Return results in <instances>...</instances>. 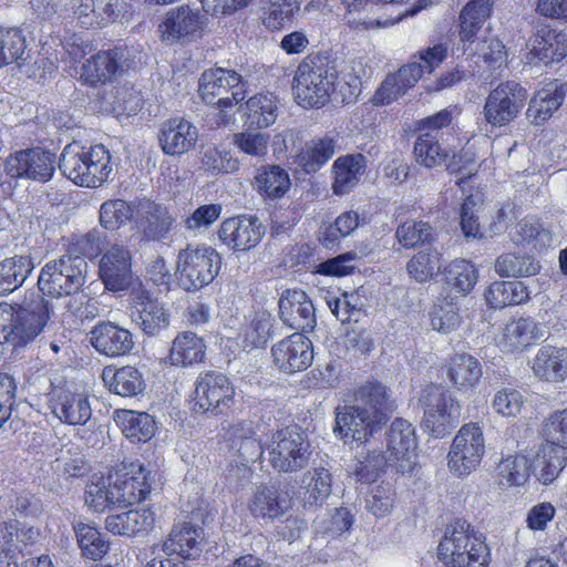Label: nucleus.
Returning a JSON list of instances; mask_svg holds the SVG:
<instances>
[{"label": "nucleus", "instance_id": "19", "mask_svg": "<svg viewBox=\"0 0 567 567\" xmlns=\"http://www.w3.org/2000/svg\"><path fill=\"white\" fill-rule=\"evenodd\" d=\"M100 278L106 290L120 292L133 285L132 257L128 249L113 245L101 258Z\"/></svg>", "mask_w": 567, "mask_h": 567}, {"label": "nucleus", "instance_id": "52", "mask_svg": "<svg viewBox=\"0 0 567 567\" xmlns=\"http://www.w3.org/2000/svg\"><path fill=\"white\" fill-rule=\"evenodd\" d=\"M74 530L79 547L84 557L99 560L109 551V543L95 527L79 523L74 526Z\"/></svg>", "mask_w": 567, "mask_h": 567}, {"label": "nucleus", "instance_id": "39", "mask_svg": "<svg viewBox=\"0 0 567 567\" xmlns=\"http://www.w3.org/2000/svg\"><path fill=\"white\" fill-rule=\"evenodd\" d=\"M205 343L192 331L178 333L173 340L169 360L174 365L187 367L202 362L205 357Z\"/></svg>", "mask_w": 567, "mask_h": 567}, {"label": "nucleus", "instance_id": "6", "mask_svg": "<svg viewBox=\"0 0 567 567\" xmlns=\"http://www.w3.org/2000/svg\"><path fill=\"white\" fill-rule=\"evenodd\" d=\"M87 267L86 260L79 255H62L42 267L38 288L50 297H71L84 286Z\"/></svg>", "mask_w": 567, "mask_h": 567}, {"label": "nucleus", "instance_id": "5", "mask_svg": "<svg viewBox=\"0 0 567 567\" xmlns=\"http://www.w3.org/2000/svg\"><path fill=\"white\" fill-rule=\"evenodd\" d=\"M270 466L278 473L292 474L305 470L311 460V444L297 425L277 430L267 444Z\"/></svg>", "mask_w": 567, "mask_h": 567}, {"label": "nucleus", "instance_id": "53", "mask_svg": "<svg viewBox=\"0 0 567 567\" xmlns=\"http://www.w3.org/2000/svg\"><path fill=\"white\" fill-rule=\"evenodd\" d=\"M393 466V458L385 456L381 451L368 450L364 455L360 454L354 474L360 481L371 483L389 466Z\"/></svg>", "mask_w": 567, "mask_h": 567}, {"label": "nucleus", "instance_id": "14", "mask_svg": "<svg viewBox=\"0 0 567 567\" xmlns=\"http://www.w3.org/2000/svg\"><path fill=\"white\" fill-rule=\"evenodd\" d=\"M130 317L147 336H158L169 326V313L164 303L141 285L130 295Z\"/></svg>", "mask_w": 567, "mask_h": 567}, {"label": "nucleus", "instance_id": "4", "mask_svg": "<svg viewBox=\"0 0 567 567\" xmlns=\"http://www.w3.org/2000/svg\"><path fill=\"white\" fill-rule=\"evenodd\" d=\"M110 162V152L103 145L86 148L74 142L64 147L59 168L76 185L97 187L109 178L112 172Z\"/></svg>", "mask_w": 567, "mask_h": 567}, {"label": "nucleus", "instance_id": "60", "mask_svg": "<svg viewBox=\"0 0 567 567\" xmlns=\"http://www.w3.org/2000/svg\"><path fill=\"white\" fill-rule=\"evenodd\" d=\"M50 466L58 478L65 480L83 476L87 471L83 457L71 450H61Z\"/></svg>", "mask_w": 567, "mask_h": 567}, {"label": "nucleus", "instance_id": "38", "mask_svg": "<svg viewBox=\"0 0 567 567\" xmlns=\"http://www.w3.org/2000/svg\"><path fill=\"white\" fill-rule=\"evenodd\" d=\"M203 529L192 523L184 522L174 525L168 539L164 543V550L175 553L185 558L195 557L200 551Z\"/></svg>", "mask_w": 567, "mask_h": 567}, {"label": "nucleus", "instance_id": "30", "mask_svg": "<svg viewBox=\"0 0 567 567\" xmlns=\"http://www.w3.org/2000/svg\"><path fill=\"white\" fill-rule=\"evenodd\" d=\"M290 501L276 485H258L249 502V511L256 517L278 518L289 508Z\"/></svg>", "mask_w": 567, "mask_h": 567}, {"label": "nucleus", "instance_id": "64", "mask_svg": "<svg viewBox=\"0 0 567 567\" xmlns=\"http://www.w3.org/2000/svg\"><path fill=\"white\" fill-rule=\"evenodd\" d=\"M519 235L523 241L532 244L535 249H543L550 246L554 241V235L546 229L539 221L523 220L518 224Z\"/></svg>", "mask_w": 567, "mask_h": 567}, {"label": "nucleus", "instance_id": "54", "mask_svg": "<svg viewBox=\"0 0 567 567\" xmlns=\"http://www.w3.org/2000/svg\"><path fill=\"white\" fill-rule=\"evenodd\" d=\"M134 207L123 199H109L101 205L100 224L107 230L120 229L133 218Z\"/></svg>", "mask_w": 567, "mask_h": 567}, {"label": "nucleus", "instance_id": "35", "mask_svg": "<svg viewBox=\"0 0 567 567\" xmlns=\"http://www.w3.org/2000/svg\"><path fill=\"white\" fill-rule=\"evenodd\" d=\"M103 379L111 392L124 398L137 396L146 386L143 373L133 365H124L115 371L105 369Z\"/></svg>", "mask_w": 567, "mask_h": 567}, {"label": "nucleus", "instance_id": "29", "mask_svg": "<svg viewBox=\"0 0 567 567\" xmlns=\"http://www.w3.org/2000/svg\"><path fill=\"white\" fill-rule=\"evenodd\" d=\"M367 158L362 154L338 157L332 166V189L336 195H344L352 190L364 174Z\"/></svg>", "mask_w": 567, "mask_h": 567}, {"label": "nucleus", "instance_id": "21", "mask_svg": "<svg viewBox=\"0 0 567 567\" xmlns=\"http://www.w3.org/2000/svg\"><path fill=\"white\" fill-rule=\"evenodd\" d=\"M89 336L91 346L109 358L130 354L135 347L133 333L112 321L97 322Z\"/></svg>", "mask_w": 567, "mask_h": 567}, {"label": "nucleus", "instance_id": "22", "mask_svg": "<svg viewBox=\"0 0 567 567\" xmlns=\"http://www.w3.org/2000/svg\"><path fill=\"white\" fill-rule=\"evenodd\" d=\"M271 352L274 363L287 373L307 369L313 359L311 341L300 332L292 333L276 343Z\"/></svg>", "mask_w": 567, "mask_h": 567}, {"label": "nucleus", "instance_id": "48", "mask_svg": "<svg viewBox=\"0 0 567 567\" xmlns=\"http://www.w3.org/2000/svg\"><path fill=\"white\" fill-rule=\"evenodd\" d=\"M529 460L524 455H509L496 467L497 484L502 487L524 485L530 473Z\"/></svg>", "mask_w": 567, "mask_h": 567}, {"label": "nucleus", "instance_id": "43", "mask_svg": "<svg viewBox=\"0 0 567 567\" xmlns=\"http://www.w3.org/2000/svg\"><path fill=\"white\" fill-rule=\"evenodd\" d=\"M33 267L31 258L23 255H16L0 261V296L21 287Z\"/></svg>", "mask_w": 567, "mask_h": 567}, {"label": "nucleus", "instance_id": "49", "mask_svg": "<svg viewBox=\"0 0 567 567\" xmlns=\"http://www.w3.org/2000/svg\"><path fill=\"white\" fill-rule=\"evenodd\" d=\"M413 153L416 162L426 168H434L449 159L447 151L441 146L436 136L430 132L417 136Z\"/></svg>", "mask_w": 567, "mask_h": 567}, {"label": "nucleus", "instance_id": "27", "mask_svg": "<svg viewBox=\"0 0 567 567\" xmlns=\"http://www.w3.org/2000/svg\"><path fill=\"white\" fill-rule=\"evenodd\" d=\"M300 488L305 508L322 507L332 492V475L322 466L309 470L301 477Z\"/></svg>", "mask_w": 567, "mask_h": 567}, {"label": "nucleus", "instance_id": "62", "mask_svg": "<svg viewBox=\"0 0 567 567\" xmlns=\"http://www.w3.org/2000/svg\"><path fill=\"white\" fill-rule=\"evenodd\" d=\"M233 142L243 153L264 157L268 153L269 135L260 132H241L234 135Z\"/></svg>", "mask_w": 567, "mask_h": 567}, {"label": "nucleus", "instance_id": "2", "mask_svg": "<svg viewBox=\"0 0 567 567\" xmlns=\"http://www.w3.org/2000/svg\"><path fill=\"white\" fill-rule=\"evenodd\" d=\"M338 72L326 56L310 54L297 66L292 81L296 102L302 107H322L334 92Z\"/></svg>", "mask_w": 567, "mask_h": 567}, {"label": "nucleus", "instance_id": "42", "mask_svg": "<svg viewBox=\"0 0 567 567\" xmlns=\"http://www.w3.org/2000/svg\"><path fill=\"white\" fill-rule=\"evenodd\" d=\"M567 462L566 450L545 444L534 461L536 477L545 485L553 483L564 470Z\"/></svg>", "mask_w": 567, "mask_h": 567}, {"label": "nucleus", "instance_id": "18", "mask_svg": "<svg viewBox=\"0 0 567 567\" xmlns=\"http://www.w3.org/2000/svg\"><path fill=\"white\" fill-rule=\"evenodd\" d=\"M388 453L399 473H410L416 464V437L413 425L396 417L386 432Z\"/></svg>", "mask_w": 567, "mask_h": 567}, {"label": "nucleus", "instance_id": "31", "mask_svg": "<svg viewBox=\"0 0 567 567\" xmlns=\"http://www.w3.org/2000/svg\"><path fill=\"white\" fill-rule=\"evenodd\" d=\"M154 513L147 508L111 514L105 518V528L114 535L132 537L153 527Z\"/></svg>", "mask_w": 567, "mask_h": 567}, {"label": "nucleus", "instance_id": "57", "mask_svg": "<svg viewBox=\"0 0 567 567\" xmlns=\"http://www.w3.org/2000/svg\"><path fill=\"white\" fill-rule=\"evenodd\" d=\"M446 171L451 175L460 176L455 184L464 188L465 184L477 174L478 164L475 153L471 148H462L446 163Z\"/></svg>", "mask_w": 567, "mask_h": 567}, {"label": "nucleus", "instance_id": "1", "mask_svg": "<svg viewBox=\"0 0 567 567\" xmlns=\"http://www.w3.org/2000/svg\"><path fill=\"white\" fill-rule=\"evenodd\" d=\"M394 410L390 389L379 381L365 382L354 391L351 403L334 409L333 433L344 443L367 444Z\"/></svg>", "mask_w": 567, "mask_h": 567}, {"label": "nucleus", "instance_id": "36", "mask_svg": "<svg viewBox=\"0 0 567 567\" xmlns=\"http://www.w3.org/2000/svg\"><path fill=\"white\" fill-rule=\"evenodd\" d=\"M566 54L567 41L565 34L543 29L534 35L529 52L530 60H537L547 65L560 61Z\"/></svg>", "mask_w": 567, "mask_h": 567}, {"label": "nucleus", "instance_id": "56", "mask_svg": "<svg viewBox=\"0 0 567 567\" xmlns=\"http://www.w3.org/2000/svg\"><path fill=\"white\" fill-rule=\"evenodd\" d=\"M406 270L417 282H425L440 271V254L435 250H421L409 260Z\"/></svg>", "mask_w": 567, "mask_h": 567}, {"label": "nucleus", "instance_id": "55", "mask_svg": "<svg viewBox=\"0 0 567 567\" xmlns=\"http://www.w3.org/2000/svg\"><path fill=\"white\" fill-rule=\"evenodd\" d=\"M117 477L127 505L145 499L151 493L152 485L148 480V473L142 466H138L136 473H126L121 476L117 475Z\"/></svg>", "mask_w": 567, "mask_h": 567}, {"label": "nucleus", "instance_id": "45", "mask_svg": "<svg viewBox=\"0 0 567 567\" xmlns=\"http://www.w3.org/2000/svg\"><path fill=\"white\" fill-rule=\"evenodd\" d=\"M536 324L529 318H519L505 324L498 347L505 352L525 349L536 337Z\"/></svg>", "mask_w": 567, "mask_h": 567}, {"label": "nucleus", "instance_id": "28", "mask_svg": "<svg viewBox=\"0 0 567 567\" xmlns=\"http://www.w3.org/2000/svg\"><path fill=\"white\" fill-rule=\"evenodd\" d=\"M534 374L547 382L567 379V349L543 346L538 349L532 365Z\"/></svg>", "mask_w": 567, "mask_h": 567}, {"label": "nucleus", "instance_id": "25", "mask_svg": "<svg viewBox=\"0 0 567 567\" xmlns=\"http://www.w3.org/2000/svg\"><path fill=\"white\" fill-rule=\"evenodd\" d=\"M138 227L148 240H165L174 228L176 218L171 210L154 202H144L138 205Z\"/></svg>", "mask_w": 567, "mask_h": 567}, {"label": "nucleus", "instance_id": "61", "mask_svg": "<svg viewBox=\"0 0 567 567\" xmlns=\"http://www.w3.org/2000/svg\"><path fill=\"white\" fill-rule=\"evenodd\" d=\"M200 168L212 174L228 173L237 166L229 153L223 152L214 145H207L200 151Z\"/></svg>", "mask_w": 567, "mask_h": 567}, {"label": "nucleus", "instance_id": "47", "mask_svg": "<svg viewBox=\"0 0 567 567\" xmlns=\"http://www.w3.org/2000/svg\"><path fill=\"white\" fill-rule=\"evenodd\" d=\"M277 100L274 95L257 94L246 102V124L248 127L266 128L277 118Z\"/></svg>", "mask_w": 567, "mask_h": 567}, {"label": "nucleus", "instance_id": "24", "mask_svg": "<svg viewBox=\"0 0 567 567\" xmlns=\"http://www.w3.org/2000/svg\"><path fill=\"white\" fill-rule=\"evenodd\" d=\"M203 25L202 16L188 6L169 10L159 25L163 41L174 43L188 41L199 32Z\"/></svg>", "mask_w": 567, "mask_h": 567}, {"label": "nucleus", "instance_id": "50", "mask_svg": "<svg viewBox=\"0 0 567 567\" xmlns=\"http://www.w3.org/2000/svg\"><path fill=\"white\" fill-rule=\"evenodd\" d=\"M27 42L22 31L0 28V68L25 60Z\"/></svg>", "mask_w": 567, "mask_h": 567}, {"label": "nucleus", "instance_id": "8", "mask_svg": "<svg viewBox=\"0 0 567 567\" xmlns=\"http://www.w3.org/2000/svg\"><path fill=\"white\" fill-rule=\"evenodd\" d=\"M419 403L423 408V425L435 437H443L461 416V408L452 394L442 385L427 384L420 394Z\"/></svg>", "mask_w": 567, "mask_h": 567}, {"label": "nucleus", "instance_id": "63", "mask_svg": "<svg viewBox=\"0 0 567 567\" xmlns=\"http://www.w3.org/2000/svg\"><path fill=\"white\" fill-rule=\"evenodd\" d=\"M431 326L434 330L449 333L456 329L460 316L452 303L435 305L430 311Z\"/></svg>", "mask_w": 567, "mask_h": 567}, {"label": "nucleus", "instance_id": "11", "mask_svg": "<svg viewBox=\"0 0 567 567\" xmlns=\"http://www.w3.org/2000/svg\"><path fill=\"white\" fill-rule=\"evenodd\" d=\"M199 94L206 104L231 107L245 99L241 76L221 68L206 70L199 78Z\"/></svg>", "mask_w": 567, "mask_h": 567}, {"label": "nucleus", "instance_id": "37", "mask_svg": "<svg viewBox=\"0 0 567 567\" xmlns=\"http://www.w3.org/2000/svg\"><path fill=\"white\" fill-rule=\"evenodd\" d=\"M114 420L123 434L133 443L147 442L155 434L156 423L148 413L120 410L115 412Z\"/></svg>", "mask_w": 567, "mask_h": 567}, {"label": "nucleus", "instance_id": "20", "mask_svg": "<svg viewBox=\"0 0 567 567\" xmlns=\"http://www.w3.org/2000/svg\"><path fill=\"white\" fill-rule=\"evenodd\" d=\"M157 140L165 155L182 156L196 148L198 128L184 117H173L161 124Z\"/></svg>", "mask_w": 567, "mask_h": 567}, {"label": "nucleus", "instance_id": "12", "mask_svg": "<svg viewBox=\"0 0 567 567\" xmlns=\"http://www.w3.org/2000/svg\"><path fill=\"white\" fill-rule=\"evenodd\" d=\"M50 311V302L42 297L25 305L13 306L10 344L18 348L33 341L47 324Z\"/></svg>", "mask_w": 567, "mask_h": 567}, {"label": "nucleus", "instance_id": "23", "mask_svg": "<svg viewBox=\"0 0 567 567\" xmlns=\"http://www.w3.org/2000/svg\"><path fill=\"white\" fill-rule=\"evenodd\" d=\"M279 315L285 324L303 332L316 326L315 307L302 290H287L279 300Z\"/></svg>", "mask_w": 567, "mask_h": 567}, {"label": "nucleus", "instance_id": "58", "mask_svg": "<svg viewBox=\"0 0 567 567\" xmlns=\"http://www.w3.org/2000/svg\"><path fill=\"white\" fill-rule=\"evenodd\" d=\"M395 237L403 247L415 248L430 243L433 238V230L427 223L408 220L398 227Z\"/></svg>", "mask_w": 567, "mask_h": 567}, {"label": "nucleus", "instance_id": "41", "mask_svg": "<svg viewBox=\"0 0 567 567\" xmlns=\"http://www.w3.org/2000/svg\"><path fill=\"white\" fill-rule=\"evenodd\" d=\"M492 2L489 0H471L460 13V39L462 42H474L476 33L489 18Z\"/></svg>", "mask_w": 567, "mask_h": 567}, {"label": "nucleus", "instance_id": "15", "mask_svg": "<svg viewBox=\"0 0 567 567\" xmlns=\"http://www.w3.org/2000/svg\"><path fill=\"white\" fill-rule=\"evenodd\" d=\"M55 155L40 147L22 150L6 161V173L13 178L48 182L54 173Z\"/></svg>", "mask_w": 567, "mask_h": 567}, {"label": "nucleus", "instance_id": "9", "mask_svg": "<svg viewBox=\"0 0 567 567\" xmlns=\"http://www.w3.org/2000/svg\"><path fill=\"white\" fill-rule=\"evenodd\" d=\"M485 453V440L477 423L464 424L455 435L449 452V468L458 476L475 471Z\"/></svg>", "mask_w": 567, "mask_h": 567}, {"label": "nucleus", "instance_id": "44", "mask_svg": "<svg viewBox=\"0 0 567 567\" xmlns=\"http://www.w3.org/2000/svg\"><path fill=\"white\" fill-rule=\"evenodd\" d=\"M540 268L534 256L517 252L502 254L494 264V269L501 277H532L536 276Z\"/></svg>", "mask_w": 567, "mask_h": 567}, {"label": "nucleus", "instance_id": "32", "mask_svg": "<svg viewBox=\"0 0 567 567\" xmlns=\"http://www.w3.org/2000/svg\"><path fill=\"white\" fill-rule=\"evenodd\" d=\"M121 60L122 53L117 50L99 52L83 64L81 78L91 85L111 81L121 68Z\"/></svg>", "mask_w": 567, "mask_h": 567}, {"label": "nucleus", "instance_id": "7", "mask_svg": "<svg viewBox=\"0 0 567 567\" xmlns=\"http://www.w3.org/2000/svg\"><path fill=\"white\" fill-rule=\"evenodd\" d=\"M221 256L213 247L206 245H187L176 259L178 285L186 291H197L208 286L218 275Z\"/></svg>", "mask_w": 567, "mask_h": 567}, {"label": "nucleus", "instance_id": "10", "mask_svg": "<svg viewBox=\"0 0 567 567\" xmlns=\"http://www.w3.org/2000/svg\"><path fill=\"white\" fill-rule=\"evenodd\" d=\"M528 97L527 90L516 81L499 83L486 97L484 117L494 127H502L513 122Z\"/></svg>", "mask_w": 567, "mask_h": 567}, {"label": "nucleus", "instance_id": "46", "mask_svg": "<svg viewBox=\"0 0 567 567\" xmlns=\"http://www.w3.org/2000/svg\"><path fill=\"white\" fill-rule=\"evenodd\" d=\"M255 185L264 197L277 199L287 193L291 183L286 169L278 165H268L255 176Z\"/></svg>", "mask_w": 567, "mask_h": 567}, {"label": "nucleus", "instance_id": "16", "mask_svg": "<svg viewBox=\"0 0 567 567\" xmlns=\"http://www.w3.org/2000/svg\"><path fill=\"white\" fill-rule=\"evenodd\" d=\"M49 395V406L62 423L84 425L91 419L92 408L86 393L63 385L53 386Z\"/></svg>", "mask_w": 567, "mask_h": 567}, {"label": "nucleus", "instance_id": "51", "mask_svg": "<svg viewBox=\"0 0 567 567\" xmlns=\"http://www.w3.org/2000/svg\"><path fill=\"white\" fill-rule=\"evenodd\" d=\"M445 281L456 292L466 295L477 281V271L473 264L464 259H455L444 270Z\"/></svg>", "mask_w": 567, "mask_h": 567}, {"label": "nucleus", "instance_id": "3", "mask_svg": "<svg viewBox=\"0 0 567 567\" xmlns=\"http://www.w3.org/2000/svg\"><path fill=\"white\" fill-rule=\"evenodd\" d=\"M437 558L446 567H487L489 549L464 519H455L445 528L437 546Z\"/></svg>", "mask_w": 567, "mask_h": 567}, {"label": "nucleus", "instance_id": "33", "mask_svg": "<svg viewBox=\"0 0 567 567\" xmlns=\"http://www.w3.org/2000/svg\"><path fill=\"white\" fill-rule=\"evenodd\" d=\"M118 0H80L74 14L82 28L106 25L118 17Z\"/></svg>", "mask_w": 567, "mask_h": 567}, {"label": "nucleus", "instance_id": "34", "mask_svg": "<svg viewBox=\"0 0 567 567\" xmlns=\"http://www.w3.org/2000/svg\"><path fill=\"white\" fill-rule=\"evenodd\" d=\"M336 153L333 138L324 136L313 138L305 144L297 154L295 163L306 174L318 172Z\"/></svg>", "mask_w": 567, "mask_h": 567}, {"label": "nucleus", "instance_id": "40", "mask_svg": "<svg viewBox=\"0 0 567 567\" xmlns=\"http://www.w3.org/2000/svg\"><path fill=\"white\" fill-rule=\"evenodd\" d=\"M447 375L457 390H468L480 381L482 365L473 355L457 353L450 360Z\"/></svg>", "mask_w": 567, "mask_h": 567}, {"label": "nucleus", "instance_id": "13", "mask_svg": "<svg viewBox=\"0 0 567 567\" xmlns=\"http://www.w3.org/2000/svg\"><path fill=\"white\" fill-rule=\"evenodd\" d=\"M235 388L226 374L218 371L200 373L196 381L195 401L204 412L225 414L234 403Z\"/></svg>", "mask_w": 567, "mask_h": 567}, {"label": "nucleus", "instance_id": "59", "mask_svg": "<svg viewBox=\"0 0 567 567\" xmlns=\"http://www.w3.org/2000/svg\"><path fill=\"white\" fill-rule=\"evenodd\" d=\"M543 436L546 444L567 447V408L550 413L543 422Z\"/></svg>", "mask_w": 567, "mask_h": 567}, {"label": "nucleus", "instance_id": "17", "mask_svg": "<svg viewBox=\"0 0 567 567\" xmlns=\"http://www.w3.org/2000/svg\"><path fill=\"white\" fill-rule=\"evenodd\" d=\"M266 226L257 216L240 215L225 219L218 230L219 239L234 251H249L264 238Z\"/></svg>", "mask_w": 567, "mask_h": 567}, {"label": "nucleus", "instance_id": "26", "mask_svg": "<svg viewBox=\"0 0 567 567\" xmlns=\"http://www.w3.org/2000/svg\"><path fill=\"white\" fill-rule=\"evenodd\" d=\"M567 94V83L554 80L539 90L529 101L526 112L532 123L539 125L558 110Z\"/></svg>", "mask_w": 567, "mask_h": 567}]
</instances>
